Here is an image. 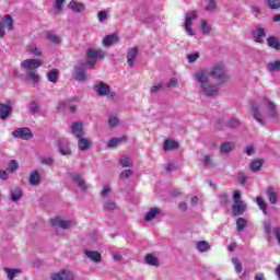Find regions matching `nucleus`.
I'll use <instances>...</instances> for the list:
<instances>
[{
	"label": "nucleus",
	"mask_w": 280,
	"mask_h": 280,
	"mask_svg": "<svg viewBox=\"0 0 280 280\" xmlns=\"http://www.w3.org/2000/svg\"><path fill=\"white\" fill-rule=\"evenodd\" d=\"M108 194H110V186L106 185L102 190V196H108Z\"/></svg>",
	"instance_id": "obj_59"
},
{
	"label": "nucleus",
	"mask_w": 280,
	"mask_h": 280,
	"mask_svg": "<svg viewBox=\"0 0 280 280\" xmlns=\"http://www.w3.org/2000/svg\"><path fill=\"white\" fill-rule=\"evenodd\" d=\"M59 152H60L63 156H69V154H71V150H70L69 147L67 145V140H60V141H59Z\"/></svg>",
	"instance_id": "obj_20"
},
{
	"label": "nucleus",
	"mask_w": 280,
	"mask_h": 280,
	"mask_svg": "<svg viewBox=\"0 0 280 280\" xmlns=\"http://www.w3.org/2000/svg\"><path fill=\"white\" fill-rule=\"evenodd\" d=\"M137 48H131L127 54V62L129 67H135V59L137 58Z\"/></svg>",
	"instance_id": "obj_19"
},
{
	"label": "nucleus",
	"mask_w": 280,
	"mask_h": 280,
	"mask_svg": "<svg viewBox=\"0 0 280 280\" xmlns=\"http://www.w3.org/2000/svg\"><path fill=\"white\" fill-rule=\"evenodd\" d=\"M253 152H255V149L253 147H247V149H246L247 156H250V154H253Z\"/></svg>",
	"instance_id": "obj_62"
},
{
	"label": "nucleus",
	"mask_w": 280,
	"mask_h": 280,
	"mask_svg": "<svg viewBox=\"0 0 280 280\" xmlns=\"http://www.w3.org/2000/svg\"><path fill=\"white\" fill-rule=\"evenodd\" d=\"M117 124H119V119L117 118V116H110L109 117V126L112 128H115V126H117Z\"/></svg>",
	"instance_id": "obj_51"
},
{
	"label": "nucleus",
	"mask_w": 280,
	"mask_h": 280,
	"mask_svg": "<svg viewBox=\"0 0 280 280\" xmlns=\"http://www.w3.org/2000/svg\"><path fill=\"white\" fill-rule=\"evenodd\" d=\"M267 3L270 10H279L280 8V0H267Z\"/></svg>",
	"instance_id": "obj_41"
},
{
	"label": "nucleus",
	"mask_w": 280,
	"mask_h": 280,
	"mask_svg": "<svg viewBox=\"0 0 280 280\" xmlns=\"http://www.w3.org/2000/svg\"><path fill=\"white\" fill-rule=\"evenodd\" d=\"M27 78L33 82V84H38V82H40V75H38L36 71H28Z\"/></svg>",
	"instance_id": "obj_31"
},
{
	"label": "nucleus",
	"mask_w": 280,
	"mask_h": 280,
	"mask_svg": "<svg viewBox=\"0 0 280 280\" xmlns=\"http://www.w3.org/2000/svg\"><path fill=\"white\" fill-rule=\"evenodd\" d=\"M85 256L89 257V259H92V261H102V254L97 252H85Z\"/></svg>",
	"instance_id": "obj_25"
},
{
	"label": "nucleus",
	"mask_w": 280,
	"mask_h": 280,
	"mask_svg": "<svg viewBox=\"0 0 280 280\" xmlns=\"http://www.w3.org/2000/svg\"><path fill=\"white\" fill-rule=\"evenodd\" d=\"M26 54H32L33 56H43V51L38 49L36 44L32 43L26 46Z\"/></svg>",
	"instance_id": "obj_17"
},
{
	"label": "nucleus",
	"mask_w": 280,
	"mask_h": 280,
	"mask_svg": "<svg viewBox=\"0 0 280 280\" xmlns=\"http://www.w3.org/2000/svg\"><path fill=\"white\" fill-rule=\"evenodd\" d=\"M97 19H98L100 23H104V21H106V19H108V13L106 11H100L97 14Z\"/></svg>",
	"instance_id": "obj_48"
},
{
	"label": "nucleus",
	"mask_w": 280,
	"mask_h": 280,
	"mask_svg": "<svg viewBox=\"0 0 280 280\" xmlns=\"http://www.w3.org/2000/svg\"><path fill=\"white\" fill-rule=\"evenodd\" d=\"M232 264L234 265L236 272H242V262H240V259L232 258Z\"/></svg>",
	"instance_id": "obj_45"
},
{
	"label": "nucleus",
	"mask_w": 280,
	"mask_h": 280,
	"mask_svg": "<svg viewBox=\"0 0 280 280\" xmlns=\"http://www.w3.org/2000/svg\"><path fill=\"white\" fill-rule=\"evenodd\" d=\"M172 86H178V79L172 78L168 83H166V89H172Z\"/></svg>",
	"instance_id": "obj_50"
},
{
	"label": "nucleus",
	"mask_w": 280,
	"mask_h": 280,
	"mask_svg": "<svg viewBox=\"0 0 280 280\" xmlns=\"http://www.w3.org/2000/svg\"><path fill=\"white\" fill-rule=\"evenodd\" d=\"M206 10L207 12H211L212 10H215V0H207Z\"/></svg>",
	"instance_id": "obj_47"
},
{
	"label": "nucleus",
	"mask_w": 280,
	"mask_h": 280,
	"mask_svg": "<svg viewBox=\"0 0 280 280\" xmlns=\"http://www.w3.org/2000/svg\"><path fill=\"white\" fill-rule=\"evenodd\" d=\"M145 261L149 266H159V259H156L152 254L147 255Z\"/></svg>",
	"instance_id": "obj_39"
},
{
	"label": "nucleus",
	"mask_w": 280,
	"mask_h": 280,
	"mask_svg": "<svg viewBox=\"0 0 280 280\" xmlns=\"http://www.w3.org/2000/svg\"><path fill=\"white\" fill-rule=\"evenodd\" d=\"M235 149V143L233 142H225L221 144L220 152L221 154H229V152H232V150Z\"/></svg>",
	"instance_id": "obj_22"
},
{
	"label": "nucleus",
	"mask_w": 280,
	"mask_h": 280,
	"mask_svg": "<svg viewBox=\"0 0 280 280\" xmlns=\"http://www.w3.org/2000/svg\"><path fill=\"white\" fill-rule=\"evenodd\" d=\"M59 75L60 72H58V69H52L47 73L48 81L52 82V84H56V82H58Z\"/></svg>",
	"instance_id": "obj_23"
},
{
	"label": "nucleus",
	"mask_w": 280,
	"mask_h": 280,
	"mask_svg": "<svg viewBox=\"0 0 280 280\" xmlns=\"http://www.w3.org/2000/svg\"><path fill=\"white\" fill-rule=\"evenodd\" d=\"M201 32L203 34H209V32H211V25L205 20H201Z\"/></svg>",
	"instance_id": "obj_42"
},
{
	"label": "nucleus",
	"mask_w": 280,
	"mask_h": 280,
	"mask_svg": "<svg viewBox=\"0 0 280 280\" xmlns=\"http://www.w3.org/2000/svg\"><path fill=\"white\" fill-rule=\"evenodd\" d=\"M13 137L16 139H24L25 141L32 139L33 133L30 128H19L15 131H13Z\"/></svg>",
	"instance_id": "obj_8"
},
{
	"label": "nucleus",
	"mask_w": 280,
	"mask_h": 280,
	"mask_svg": "<svg viewBox=\"0 0 280 280\" xmlns=\"http://www.w3.org/2000/svg\"><path fill=\"white\" fill-rule=\"evenodd\" d=\"M159 213H161V210H159V208H152L145 215L147 222L154 220V218H156Z\"/></svg>",
	"instance_id": "obj_27"
},
{
	"label": "nucleus",
	"mask_w": 280,
	"mask_h": 280,
	"mask_svg": "<svg viewBox=\"0 0 280 280\" xmlns=\"http://www.w3.org/2000/svg\"><path fill=\"white\" fill-rule=\"evenodd\" d=\"M22 196H23V191L21 190V188H15L11 190V200L13 202H18V200H21Z\"/></svg>",
	"instance_id": "obj_26"
},
{
	"label": "nucleus",
	"mask_w": 280,
	"mask_h": 280,
	"mask_svg": "<svg viewBox=\"0 0 280 280\" xmlns=\"http://www.w3.org/2000/svg\"><path fill=\"white\" fill-rule=\"evenodd\" d=\"M19 170V163L16 160H12L9 162V172H16Z\"/></svg>",
	"instance_id": "obj_46"
},
{
	"label": "nucleus",
	"mask_w": 280,
	"mask_h": 280,
	"mask_svg": "<svg viewBox=\"0 0 280 280\" xmlns=\"http://www.w3.org/2000/svg\"><path fill=\"white\" fill-rule=\"evenodd\" d=\"M179 209H180L182 211H187V203H186V202H180V203H179Z\"/></svg>",
	"instance_id": "obj_63"
},
{
	"label": "nucleus",
	"mask_w": 280,
	"mask_h": 280,
	"mask_svg": "<svg viewBox=\"0 0 280 280\" xmlns=\"http://www.w3.org/2000/svg\"><path fill=\"white\" fill-rule=\"evenodd\" d=\"M72 135H74L77 138L84 137V126L82 122L72 124Z\"/></svg>",
	"instance_id": "obj_14"
},
{
	"label": "nucleus",
	"mask_w": 280,
	"mask_h": 280,
	"mask_svg": "<svg viewBox=\"0 0 280 280\" xmlns=\"http://www.w3.org/2000/svg\"><path fill=\"white\" fill-rule=\"evenodd\" d=\"M203 165H213V162L211 161V156L205 155L202 160Z\"/></svg>",
	"instance_id": "obj_57"
},
{
	"label": "nucleus",
	"mask_w": 280,
	"mask_h": 280,
	"mask_svg": "<svg viewBox=\"0 0 280 280\" xmlns=\"http://www.w3.org/2000/svg\"><path fill=\"white\" fill-rule=\"evenodd\" d=\"M236 225H237V231H244V228L246 226V221L244 218H240L236 221Z\"/></svg>",
	"instance_id": "obj_44"
},
{
	"label": "nucleus",
	"mask_w": 280,
	"mask_h": 280,
	"mask_svg": "<svg viewBox=\"0 0 280 280\" xmlns=\"http://www.w3.org/2000/svg\"><path fill=\"white\" fill-rule=\"evenodd\" d=\"M196 248L198 250H200V253H207V250H209V248H211V246H209V243H207L205 241H200L196 244Z\"/></svg>",
	"instance_id": "obj_30"
},
{
	"label": "nucleus",
	"mask_w": 280,
	"mask_h": 280,
	"mask_svg": "<svg viewBox=\"0 0 280 280\" xmlns=\"http://www.w3.org/2000/svg\"><path fill=\"white\" fill-rule=\"evenodd\" d=\"M121 141H124V138H113L112 140H109L107 142V145L109 148H117V145H119V143H121Z\"/></svg>",
	"instance_id": "obj_40"
},
{
	"label": "nucleus",
	"mask_w": 280,
	"mask_h": 280,
	"mask_svg": "<svg viewBox=\"0 0 280 280\" xmlns=\"http://www.w3.org/2000/svg\"><path fill=\"white\" fill-rule=\"evenodd\" d=\"M242 192L240 190H236L233 196L234 206L232 207V211L234 215H242L246 211V206L244 201L241 200Z\"/></svg>",
	"instance_id": "obj_3"
},
{
	"label": "nucleus",
	"mask_w": 280,
	"mask_h": 280,
	"mask_svg": "<svg viewBox=\"0 0 280 280\" xmlns=\"http://www.w3.org/2000/svg\"><path fill=\"white\" fill-rule=\"evenodd\" d=\"M3 24L5 26H8V30H13V27H14V20H12V16L7 14L3 18Z\"/></svg>",
	"instance_id": "obj_38"
},
{
	"label": "nucleus",
	"mask_w": 280,
	"mask_h": 280,
	"mask_svg": "<svg viewBox=\"0 0 280 280\" xmlns=\"http://www.w3.org/2000/svg\"><path fill=\"white\" fill-rule=\"evenodd\" d=\"M267 43H268V46L272 47L273 49L280 48L279 39H277V37H268Z\"/></svg>",
	"instance_id": "obj_33"
},
{
	"label": "nucleus",
	"mask_w": 280,
	"mask_h": 280,
	"mask_svg": "<svg viewBox=\"0 0 280 280\" xmlns=\"http://www.w3.org/2000/svg\"><path fill=\"white\" fill-rule=\"evenodd\" d=\"M224 66L217 63L211 71L199 70L195 73V80L200 84L201 93L207 97L218 95L220 84L225 78Z\"/></svg>",
	"instance_id": "obj_1"
},
{
	"label": "nucleus",
	"mask_w": 280,
	"mask_h": 280,
	"mask_svg": "<svg viewBox=\"0 0 280 280\" xmlns=\"http://www.w3.org/2000/svg\"><path fill=\"white\" fill-rule=\"evenodd\" d=\"M273 23H280V14H276L272 18Z\"/></svg>",
	"instance_id": "obj_64"
},
{
	"label": "nucleus",
	"mask_w": 280,
	"mask_h": 280,
	"mask_svg": "<svg viewBox=\"0 0 280 280\" xmlns=\"http://www.w3.org/2000/svg\"><path fill=\"white\" fill-rule=\"evenodd\" d=\"M4 272L7 273L8 279L12 280L16 275H21V269L4 268Z\"/></svg>",
	"instance_id": "obj_29"
},
{
	"label": "nucleus",
	"mask_w": 280,
	"mask_h": 280,
	"mask_svg": "<svg viewBox=\"0 0 280 280\" xmlns=\"http://www.w3.org/2000/svg\"><path fill=\"white\" fill-rule=\"evenodd\" d=\"M0 178L2 180H8V172L7 171H0Z\"/></svg>",
	"instance_id": "obj_60"
},
{
	"label": "nucleus",
	"mask_w": 280,
	"mask_h": 280,
	"mask_svg": "<svg viewBox=\"0 0 280 280\" xmlns=\"http://www.w3.org/2000/svg\"><path fill=\"white\" fill-rule=\"evenodd\" d=\"M266 191L269 198V202L271 205H277V200H279V191H276L275 187L272 186L267 187Z\"/></svg>",
	"instance_id": "obj_11"
},
{
	"label": "nucleus",
	"mask_w": 280,
	"mask_h": 280,
	"mask_svg": "<svg viewBox=\"0 0 280 280\" xmlns=\"http://www.w3.org/2000/svg\"><path fill=\"white\" fill-rule=\"evenodd\" d=\"M116 205H115V202H113V201H109V202H107V203H105V206H104V208L107 210V211H114V209H116Z\"/></svg>",
	"instance_id": "obj_52"
},
{
	"label": "nucleus",
	"mask_w": 280,
	"mask_h": 280,
	"mask_svg": "<svg viewBox=\"0 0 280 280\" xmlns=\"http://www.w3.org/2000/svg\"><path fill=\"white\" fill-rule=\"evenodd\" d=\"M10 115H12V104L0 103V118L5 120Z\"/></svg>",
	"instance_id": "obj_10"
},
{
	"label": "nucleus",
	"mask_w": 280,
	"mask_h": 280,
	"mask_svg": "<svg viewBox=\"0 0 280 280\" xmlns=\"http://www.w3.org/2000/svg\"><path fill=\"white\" fill-rule=\"evenodd\" d=\"M104 58V50L98 49V50H94V49H90L88 50L86 54V60H88V65H90L91 69H93L95 67V62H97V60Z\"/></svg>",
	"instance_id": "obj_4"
},
{
	"label": "nucleus",
	"mask_w": 280,
	"mask_h": 280,
	"mask_svg": "<svg viewBox=\"0 0 280 280\" xmlns=\"http://www.w3.org/2000/svg\"><path fill=\"white\" fill-rule=\"evenodd\" d=\"M178 149V142L174 139H166L164 141V150L167 152V150H176Z\"/></svg>",
	"instance_id": "obj_21"
},
{
	"label": "nucleus",
	"mask_w": 280,
	"mask_h": 280,
	"mask_svg": "<svg viewBox=\"0 0 280 280\" xmlns=\"http://www.w3.org/2000/svg\"><path fill=\"white\" fill-rule=\"evenodd\" d=\"M267 110L269 117H277V109L275 103L270 102V100L265 98L261 103H253L252 104V113L254 119L258 121V124H264V114Z\"/></svg>",
	"instance_id": "obj_2"
},
{
	"label": "nucleus",
	"mask_w": 280,
	"mask_h": 280,
	"mask_svg": "<svg viewBox=\"0 0 280 280\" xmlns=\"http://www.w3.org/2000/svg\"><path fill=\"white\" fill-rule=\"evenodd\" d=\"M46 39L49 40L50 43H54L55 45H60L62 43V39L60 36L56 35V33L49 31L46 33Z\"/></svg>",
	"instance_id": "obj_18"
},
{
	"label": "nucleus",
	"mask_w": 280,
	"mask_h": 280,
	"mask_svg": "<svg viewBox=\"0 0 280 280\" xmlns=\"http://www.w3.org/2000/svg\"><path fill=\"white\" fill-rule=\"evenodd\" d=\"M30 183L31 185H38L40 183V175L36 171L31 173Z\"/></svg>",
	"instance_id": "obj_37"
},
{
	"label": "nucleus",
	"mask_w": 280,
	"mask_h": 280,
	"mask_svg": "<svg viewBox=\"0 0 280 280\" xmlns=\"http://www.w3.org/2000/svg\"><path fill=\"white\" fill-rule=\"evenodd\" d=\"M86 79V72H84V69L78 68L75 70V80H79V82H82Z\"/></svg>",
	"instance_id": "obj_35"
},
{
	"label": "nucleus",
	"mask_w": 280,
	"mask_h": 280,
	"mask_svg": "<svg viewBox=\"0 0 280 280\" xmlns=\"http://www.w3.org/2000/svg\"><path fill=\"white\" fill-rule=\"evenodd\" d=\"M95 91L98 95H108V93H110V88L106 83H100L98 85H95Z\"/></svg>",
	"instance_id": "obj_16"
},
{
	"label": "nucleus",
	"mask_w": 280,
	"mask_h": 280,
	"mask_svg": "<svg viewBox=\"0 0 280 280\" xmlns=\"http://www.w3.org/2000/svg\"><path fill=\"white\" fill-rule=\"evenodd\" d=\"M73 182L77 183V185L83 190L86 191V183L84 182V179H82V176H80L79 174H74L72 176Z\"/></svg>",
	"instance_id": "obj_24"
},
{
	"label": "nucleus",
	"mask_w": 280,
	"mask_h": 280,
	"mask_svg": "<svg viewBox=\"0 0 280 280\" xmlns=\"http://www.w3.org/2000/svg\"><path fill=\"white\" fill-rule=\"evenodd\" d=\"M52 226H60V229H71L75 222L73 220H61L60 217L50 220Z\"/></svg>",
	"instance_id": "obj_9"
},
{
	"label": "nucleus",
	"mask_w": 280,
	"mask_h": 280,
	"mask_svg": "<svg viewBox=\"0 0 280 280\" xmlns=\"http://www.w3.org/2000/svg\"><path fill=\"white\" fill-rule=\"evenodd\" d=\"M261 165H262V162L260 160H256V161L252 162V164H250L252 172H259Z\"/></svg>",
	"instance_id": "obj_43"
},
{
	"label": "nucleus",
	"mask_w": 280,
	"mask_h": 280,
	"mask_svg": "<svg viewBox=\"0 0 280 280\" xmlns=\"http://www.w3.org/2000/svg\"><path fill=\"white\" fill-rule=\"evenodd\" d=\"M116 43H119V36L115 33L103 38L104 47H110V45H116Z\"/></svg>",
	"instance_id": "obj_13"
},
{
	"label": "nucleus",
	"mask_w": 280,
	"mask_h": 280,
	"mask_svg": "<svg viewBox=\"0 0 280 280\" xmlns=\"http://www.w3.org/2000/svg\"><path fill=\"white\" fill-rule=\"evenodd\" d=\"M189 62H196L200 58V54L194 52L187 56Z\"/></svg>",
	"instance_id": "obj_49"
},
{
	"label": "nucleus",
	"mask_w": 280,
	"mask_h": 280,
	"mask_svg": "<svg viewBox=\"0 0 280 280\" xmlns=\"http://www.w3.org/2000/svg\"><path fill=\"white\" fill-rule=\"evenodd\" d=\"M268 69L271 73L280 71V60L268 63Z\"/></svg>",
	"instance_id": "obj_32"
},
{
	"label": "nucleus",
	"mask_w": 280,
	"mask_h": 280,
	"mask_svg": "<svg viewBox=\"0 0 280 280\" xmlns=\"http://www.w3.org/2000/svg\"><path fill=\"white\" fill-rule=\"evenodd\" d=\"M197 19L198 13L196 11H189L186 13L185 31L188 36H194V30L191 28V25Z\"/></svg>",
	"instance_id": "obj_5"
},
{
	"label": "nucleus",
	"mask_w": 280,
	"mask_h": 280,
	"mask_svg": "<svg viewBox=\"0 0 280 280\" xmlns=\"http://www.w3.org/2000/svg\"><path fill=\"white\" fill-rule=\"evenodd\" d=\"M79 150L82 152H85V150H89L91 145H93V142L89 138H84V136H81L78 141Z\"/></svg>",
	"instance_id": "obj_12"
},
{
	"label": "nucleus",
	"mask_w": 280,
	"mask_h": 280,
	"mask_svg": "<svg viewBox=\"0 0 280 280\" xmlns=\"http://www.w3.org/2000/svg\"><path fill=\"white\" fill-rule=\"evenodd\" d=\"M75 276L72 271L63 269L57 273L51 275V280H74Z\"/></svg>",
	"instance_id": "obj_7"
},
{
	"label": "nucleus",
	"mask_w": 280,
	"mask_h": 280,
	"mask_svg": "<svg viewBox=\"0 0 280 280\" xmlns=\"http://www.w3.org/2000/svg\"><path fill=\"white\" fill-rule=\"evenodd\" d=\"M121 178H129V176H132V171L131 170H125L122 173H121Z\"/></svg>",
	"instance_id": "obj_58"
},
{
	"label": "nucleus",
	"mask_w": 280,
	"mask_h": 280,
	"mask_svg": "<svg viewBox=\"0 0 280 280\" xmlns=\"http://www.w3.org/2000/svg\"><path fill=\"white\" fill-rule=\"evenodd\" d=\"M40 162H42L44 165H52L54 160H52L51 158H42V159H40Z\"/></svg>",
	"instance_id": "obj_55"
},
{
	"label": "nucleus",
	"mask_w": 280,
	"mask_h": 280,
	"mask_svg": "<svg viewBox=\"0 0 280 280\" xmlns=\"http://www.w3.org/2000/svg\"><path fill=\"white\" fill-rule=\"evenodd\" d=\"M120 165H122V167H132V160L128 158V155H122L120 158Z\"/></svg>",
	"instance_id": "obj_36"
},
{
	"label": "nucleus",
	"mask_w": 280,
	"mask_h": 280,
	"mask_svg": "<svg viewBox=\"0 0 280 280\" xmlns=\"http://www.w3.org/2000/svg\"><path fill=\"white\" fill-rule=\"evenodd\" d=\"M256 203L258 205L259 209H261V211L266 215V209H268V206L266 205V200H264V197H257Z\"/></svg>",
	"instance_id": "obj_34"
},
{
	"label": "nucleus",
	"mask_w": 280,
	"mask_h": 280,
	"mask_svg": "<svg viewBox=\"0 0 280 280\" xmlns=\"http://www.w3.org/2000/svg\"><path fill=\"white\" fill-rule=\"evenodd\" d=\"M255 280H266V277H264V273L258 272V273H256V276H255Z\"/></svg>",
	"instance_id": "obj_61"
},
{
	"label": "nucleus",
	"mask_w": 280,
	"mask_h": 280,
	"mask_svg": "<svg viewBox=\"0 0 280 280\" xmlns=\"http://www.w3.org/2000/svg\"><path fill=\"white\" fill-rule=\"evenodd\" d=\"M69 8H71V10L74 12H84V4L78 3L73 0L69 3Z\"/></svg>",
	"instance_id": "obj_28"
},
{
	"label": "nucleus",
	"mask_w": 280,
	"mask_h": 280,
	"mask_svg": "<svg viewBox=\"0 0 280 280\" xmlns=\"http://www.w3.org/2000/svg\"><path fill=\"white\" fill-rule=\"evenodd\" d=\"M62 3H65V0H56V4H55L56 12H60L62 10Z\"/></svg>",
	"instance_id": "obj_53"
},
{
	"label": "nucleus",
	"mask_w": 280,
	"mask_h": 280,
	"mask_svg": "<svg viewBox=\"0 0 280 280\" xmlns=\"http://www.w3.org/2000/svg\"><path fill=\"white\" fill-rule=\"evenodd\" d=\"M255 43H264V38H266V31L261 27L256 28L253 32Z\"/></svg>",
	"instance_id": "obj_15"
},
{
	"label": "nucleus",
	"mask_w": 280,
	"mask_h": 280,
	"mask_svg": "<svg viewBox=\"0 0 280 280\" xmlns=\"http://www.w3.org/2000/svg\"><path fill=\"white\" fill-rule=\"evenodd\" d=\"M229 126H231V128H236V126H240V120L232 118L229 120Z\"/></svg>",
	"instance_id": "obj_56"
},
{
	"label": "nucleus",
	"mask_w": 280,
	"mask_h": 280,
	"mask_svg": "<svg viewBox=\"0 0 280 280\" xmlns=\"http://www.w3.org/2000/svg\"><path fill=\"white\" fill-rule=\"evenodd\" d=\"M21 67L25 71H36L38 67H43V61L40 59H26L22 61Z\"/></svg>",
	"instance_id": "obj_6"
},
{
	"label": "nucleus",
	"mask_w": 280,
	"mask_h": 280,
	"mask_svg": "<svg viewBox=\"0 0 280 280\" xmlns=\"http://www.w3.org/2000/svg\"><path fill=\"white\" fill-rule=\"evenodd\" d=\"M159 91H163V84H158V85H153L152 88H151V93H159Z\"/></svg>",
	"instance_id": "obj_54"
}]
</instances>
